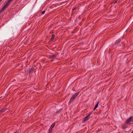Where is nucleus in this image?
Listing matches in <instances>:
<instances>
[{
    "instance_id": "1",
    "label": "nucleus",
    "mask_w": 133,
    "mask_h": 133,
    "mask_svg": "<svg viewBox=\"0 0 133 133\" xmlns=\"http://www.w3.org/2000/svg\"><path fill=\"white\" fill-rule=\"evenodd\" d=\"M126 124H130L133 123V118L132 117H130L129 119L125 121Z\"/></svg>"
},
{
    "instance_id": "2",
    "label": "nucleus",
    "mask_w": 133,
    "mask_h": 133,
    "mask_svg": "<svg viewBox=\"0 0 133 133\" xmlns=\"http://www.w3.org/2000/svg\"><path fill=\"white\" fill-rule=\"evenodd\" d=\"M34 70V68H29L28 70V72L29 74H30L32 73Z\"/></svg>"
},
{
    "instance_id": "3",
    "label": "nucleus",
    "mask_w": 133,
    "mask_h": 133,
    "mask_svg": "<svg viewBox=\"0 0 133 133\" xmlns=\"http://www.w3.org/2000/svg\"><path fill=\"white\" fill-rule=\"evenodd\" d=\"M89 118V117L88 116H86L84 118L83 120V122H85L87 120H88Z\"/></svg>"
},
{
    "instance_id": "4",
    "label": "nucleus",
    "mask_w": 133,
    "mask_h": 133,
    "mask_svg": "<svg viewBox=\"0 0 133 133\" xmlns=\"http://www.w3.org/2000/svg\"><path fill=\"white\" fill-rule=\"evenodd\" d=\"M55 123H53L50 126V132L52 130V129L55 126Z\"/></svg>"
},
{
    "instance_id": "5",
    "label": "nucleus",
    "mask_w": 133,
    "mask_h": 133,
    "mask_svg": "<svg viewBox=\"0 0 133 133\" xmlns=\"http://www.w3.org/2000/svg\"><path fill=\"white\" fill-rule=\"evenodd\" d=\"M75 98L74 97H72V96L70 100L69 103L70 102H73L74 101Z\"/></svg>"
},
{
    "instance_id": "6",
    "label": "nucleus",
    "mask_w": 133,
    "mask_h": 133,
    "mask_svg": "<svg viewBox=\"0 0 133 133\" xmlns=\"http://www.w3.org/2000/svg\"><path fill=\"white\" fill-rule=\"evenodd\" d=\"M55 36L53 34L51 36V38L50 39V40H51V41H53V40H54V39L55 38Z\"/></svg>"
},
{
    "instance_id": "7",
    "label": "nucleus",
    "mask_w": 133,
    "mask_h": 133,
    "mask_svg": "<svg viewBox=\"0 0 133 133\" xmlns=\"http://www.w3.org/2000/svg\"><path fill=\"white\" fill-rule=\"evenodd\" d=\"M79 94V92H77L74 95H73L72 96L73 97H74L75 98L76 96H77V95Z\"/></svg>"
},
{
    "instance_id": "8",
    "label": "nucleus",
    "mask_w": 133,
    "mask_h": 133,
    "mask_svg": "<svg viewBox=\"0 0 133 133\" xmlns=\"http://www.w3.org/2000/svg\"><path fill=\"white\" fill-rule=\"evenodd\" d=\"M57 57V56L56 55H52L50 56V58H56Z\"/></svg>"
},
{
    "instance_id": "9",
    "label": "nucleus",
    "mask_w": 133,
    "mask_h": 133,
    "mask_svg": "<svg viewBox=\"0 0 133 133\" xmlns=\"http://www.w3.org/2000/svg\"><path fill=\"white\" fill-rule=\"evenodd\" d=\"M9 5H8L7 4H6L2 8L4 10L7 8Z\"/></svg>"
},
{
    "instance_id": "10",
    "label": "nucleus",
    "mask_w": 133,
    "mask_h": 133,
    "mask_svg": "<svg viewBox=\"0 0 133 133\" xmlns=\"http://www.w3.org/2000/svg\"><path fill=\"white\" fill-rule=\"evenodd\" d=\"M6 110V109L5 108H3L0 110V112H3L5 111Z\"/></svg>"
},
{
    "instance_id": "11",
    "label": "nucleus",
    "mask_w": 133,
    "mask_h": 133,
    "mask_svg": "<svg viewBox=\"0 0 133 133\" xmlns=\"http://www.w3.org/2000/svg\"><path fill=\"white\" fill-rule=\"evenodd\" d=\"M99 103V102H98L97 103V104L96 105H95V107H94V110H95V109L97 108V107L98 106V104Z\"/></svg>"
},
{
    "instance_id": "12",
    "label": "nucleus",
    "mask_w": 133,
    "mask_h": 133,
    "mask_svg": "<svg viewBox=\"0 0 133 133\" xmlns=\"http://www.w3.org/2000/svg\"><path fill=\"white\" fill-rule=\"evenodd\" d=\"M12 0H8L7 2V3L6 4H7L8 5H9V3L10 2L12 1Z\"/></svg>"
},
{
    "instance_id": "13",
    "label": "nucleus",
    "mask_w": 133,
    "mask_h": 133,
    "mask_svg": "<svg viewBox=\"0 0 133 133\" xmlns=\"http://www.w3.org/2000/svg\"><path fill=\"white\" fill-rule=\"evenodd\" d=\"M121 41V39H118L117 41H116V43H118Z\"/></svg>"
},
{
    "instance_id": "14",
    "label": "nucleus",
    "mask_w": 133,
    "mask_h": 133,
    "mask_svg": "<svg viewBox=\"0 0 133 133\" xmlns=\"http://www.w3.org/2000/svg\"><path fill=\"white\" fill-rule=\"evenodd\" d=\"M4 10L2 8L1 9H0V13H2Z\"/></svg>"
},
{
    "instance_id": "15",
    "label": "nucleus",
    "mask_w": 133,
    "mask_h": 133,
    "mask_svg": "<svg viewBox=\"0 0 133 133\" xmlns=\"http://www.w3.org/2000/svg\"><path fill=\"white\" fill-rule=\"evenodd\" d=\"M4 10L2 8L1 9H0V13H2Z\"/></svg>"
},
{
    "instance_id": "16",
    "label": "nucleus",
    "mask_w": 133,
    "mask_h": 133,
    "mask_svg": "<svg viewBox=\"0 0 133 133\" xmlns=\"http://www.w3.org/2000/svg\"><path fill=\"white\" fill-rule=\"evenodd\" d=\"M45 11L44 10L42 12H41V14H44V13H45Z\"/></svg>"
},
{
    "instance_id": "17",
    "label": "nucleus",
    "mask_w": 133,
    "mask_h": 133,
    "mask_svg": "<svg viewBox=\"0 0 133 133\" xmlns=\"http://www.w3.org/2000/svg\"><path fill=\"white\" fill-rule=\"evenodd\" d=\"M91 112H89V113L88 115L87 116H88L89 117V116L91 115Z\"/></svg>"
},
{
    "instance_id": "18",
    "label": "nucleus",
    "mask_w": 133,
    "mask_h": 133,
    "mask_svg": "<svg viewBox=\"0 0 133 133\" xmlns=\"http://www.w3.org/2000/svg\"><path fill=\"white\" fill-rule=\"evenodd\" d=\"M14 133H19V132L16 131V132H14Z\"/></svg>"
},
{
    "instance_id": "19",
    "label": "nucleus",
    "mask_w": 133,
    "mask_h": 133,
    "mask_svg": "<svg viewBox=\"0 0 133 133\" xmlns=\"http://www.w3.org/2000/svg\"><path fill=\"white\" fill-rule=\"evenodd\" d=\"M50 132V128L49 129V132L48 133H49Z\"/></svg>"
},
{
    "instance_id": "20",
    "label": "nucleus",
    "mask_w": 133,
    "mask_h": 133,
    "mask_svg": "<svg viewBox=\"0 0 133 133\" xmlns=\"http://www.w3.org/2000/svg\"><path fill=\"white\" fill-rule=\"evenodd\" d=\"M117 0H116V1H115L114 2V3H115H115H117Z\"/></svg>"
},
{
    "instance_id": "21",
    "label": "nucleus",
    "mask_w": 133,
    "mask_h": 133,
    "mask_svg": "<svg viewBox=\"0 0 133 133\" xmlns=\"http://www.w3.org/2000/svg\"><path fill=\"white\" fill-rule=\"evenodd\" d=\"M75 8H74L73 9H72V11H73L74 10H75Z\"/></svg>"
},
{
    "instance_id": "22",
    "label": "nucleus",
    "mask_w": 133,
    "mask_h": 133,
    "mask_svg": "<svg viewBox=\"0 0 133 133\" xmlns=\"http://www.w3.org/2000/svg\"><path fill=\"white\" fill-rule=\"evenodd\" d=\"M2 0H0V2H1Z\"/></svg>"
},
{
    "instance_id": "23",
    "label": "nucleus",
    "mask_w": 133,
    "mask_h": 133,
    "mask_svg": "<svg viewBox=\"0 0 133 133\" xmlns=\"http://www.w3.org/2000/svg\"><path fill=\"white\" fill-rule=\"evenodd\" d=\"M131 133H133V131L131 132Z\"/></svg>"
},
{
    "instance_id": "24",
    "label": "nucleus",
    "mask_w": 133,
    "mask_h": 133,
    "mask_svg": "<svg viewBox=\"0 0 133 133\" xmlns=\"http://www.w3.org/2000/svg\"><path fill=\"white\" fill-rule=\"evenodd\" d=\"M117 1L118 0H116Z\"/></svg>"
}]
</instances>
